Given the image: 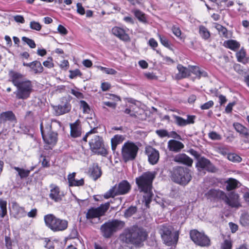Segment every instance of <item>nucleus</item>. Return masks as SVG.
Masks as SVG:
<instances>
[{
  "mask_svg": "<svg viewBox=\"0 0 249 249\" xmlns=\"http://www.w3.org/2000/svg\"><path fill=\"white\" fill-rule=\"evenodd\" d=\"M146 237L147 234L142 229L134 226L124 230L119 239L123 244L126 246L140 247Z\"/></svg>",
  "mask_w": 249,
  "mask_h": 249,
  "instance_id": "1",
  "label": "nucleus"
},
{
  "mask_svg": "<svg viewBox=\"0 0 249 249\" xmlns=\"http://www.w3.org/2000/svg\"><path fill=\"white\" fill-rule=\"evenodd\" d=\"M155 178L154 172H147L136 178L138 190L143 193V201L147 207L149 206L153 195L152 192V182Z\"/></svg>",
  "mask_w": 249,
  "mask_h": 249,
  "instance_id": "2",
  "label": "nucleus"
},
{
  "mask_svg": "<svg viewBox=\"0 0 249 249\" xmlns=\"http://www.w3.org/2000/svg\"><path fill=\"white\" fill-rule=\"evenodd\" d=\"M44 220L46 226L54 232L62 231L68 228L67 220L58 218L53 214L45 215Z\"/></svg>",
  "mask_w": 249,
  "mask_h": 249,
  "instance_id": "3",
  "label": "nucleus"
},
{
  "mask_svg": "<svg viewBox=\"0 0 249 249\" xmlns=\"http://www.w3.org/2000/svg\"><path fill=\"white\" fill-rule=\"evenodd\" d=\"M171 178L175 182L185 185L192 179L190 170L186 167L176 166L173 168L171 171Z\"/></svg>",
  "mask_w": 249,
  "mask_h": 249,
  "instance_id": "4",
  "label": "nucleus"
},
{
  "mask_svg": "<svg viewBox=\"0 0 249 249\" xmlns=\"http://www.w3.org/2000/svg\"><path fill=\"white\" fill-rule=\"evenodd\" d=\"M40 130L44 142L51 148L53 146L57 141V134L52 131V126L50 122L40 124Z\"/></svg>",
  "mask_w": 249,
  "mask_h": 249,
  "instance_id": "5",
  "label": "nucleus"
},
{
  "mask_svg": "<svg viewBox=\"0 0 249 249\" xmlns=\"http://www.w3.org/2000/svg\"><path fill=\"white\" fill-rule=\"evenodd\" d=\"M125 223L119 220H113L104 223L101 227V231L104 237H110L114 232L124 227Z\"/></svg>",
  "mask_w": 249,
  "mask_h": 249,
  "instance_id": "6",
  "label": "nucleus"
},
{
  "mask_svg": "<svg viewBox=\"0 0 249 249\" xmlns=\"http://www.w3.org/2000/svg\"><path fill=\"white\" fill-rule=\"evenodd\" d=\"M17 90L15 92L16 98L25 100L28 98L33 90L32 82L29 80H25L16 87Z\"/></svg>",
  "mask_w": 249,
  "mask_h": 249,
  "instance_id": "7",
  "label": "nucleus"
},
{
  "mask_svg": "<svg viewBox=\"0 0 249 249\" xmlns=\"http://www.w3.org/2000/svg\"><path fill=\"white\" fill-rule=\"evenodd\" d=\"M130 189V185L126 180H123L118 185H115L104 195V197L108 198L116 195H124Z\"/></svg>",
  "mask_w": 249,
  "mask_h": 249,
  "instance_id": "8",
  "label": "nucleus"
},
{
  "mask_svg": "<svg viewBox=\"0 0 249 249\" xmlns=\"http://www.w3.org/2000/svg\"><path fill=\"white\" fill-rule=\"evenodd\" d=\"M138 149V147L133 142H125L122 148V157L124 161L126 162L135 159Z\"/></svg>",
  "mask_w": 249,
  "mask_h": 249,
  "instance_id": "9",
  "label": "nucleus"
},
{
  "mask_svg": "<svg viewBox=\"0 0 249 249\" xmlns=\"http://www.w3.org/2000/svg\"><path fill=\"white\" fill-rule=\"evenodd\" d=\"M190 236L192 241L197 245L206 247L210 245V239L204 233L194 230L190 231Z\"/></svg>",
  "mask_w": 249,
  "mask_h": 249,
  "instance_id": "10",
  "label": "nucleus"
},
{
  "mask_svg": "<svg viewBox=\"0 0 249 249\" xmlns=\"http://www.w3.org/2000/svg\"><path fill=\"white\" fill-rule=\"evenodd\" d=\"M89 144L91 150L95 153L105 156L107 155V150L104 147L102 139L98 136H95Z\"/></svg>",
  "mask_w": 249,
  "mask_h": 249,
  "instance_id": "11",
  "label": "nucleus"
},
{
  "mask_svg": "<svg viewBox=\"0 0 249 249\" xmlns=\"http://www.w3.org/2000/svg\"><path fill=\"white\" fill-rule=\"evenodd\" d=\"M109 204L106 203L104 205H101L97 208H92L89 209L86 213V218L87 219H92L96 217H99L103 215L108 209Z\"/></svg>",
  "mask_w": 249,
  "mask_h": 249,
  "instance_id": "12",
  "label": "nucleus"
},
{
  "mask_svg": "<svg viewBox=\"0 0 249 249\" xmlns=\"http://www.w3.org/2000/svg\"><path fill=\"white\" fill-rule=\"evenodd\" d=\"M239 195L234 192H231L228 196L225 194V196L223 197L222 200L225 202L232 208H239L241 206L239 201Z\"/></svg>",
  "mask_w": 249,
  "mask_h": 249,
  "instance_id": "13",
  "label": "nucleus"
},
{
  "mask_svg": "<svg viewBox=\"0 0 249 249\" xmlns=\"http://www.w3.org/2000/svg\"><path fill=\"white\" fill-rule=\"evenodd\" d=\"M145 153L148 157V161L151 164L155 165L157 163L160 158V153L158 150L149 146L145 147Z\"/></svg>",
  "mask_w": 249,
  "mask_h": 249,
  "instance_id": "14",
  "label": "nucleus"
},
{
  "mask_svg": "<svg viewBox=\"0 0 249 249\" xmlns=\"http://www.w3.org/2000/svg\"><path fill=\"white\" fill-rule=\"evenodd\" d=\"M50 193L49 197L55 202L60 201L62 199L63 195L60 192V189L57 185L51 184L50 185Z\"/></svg>",
  "mask_w": 249,
  "mask_h": 249,
  "instance_id": "15",
  "label": "nucleus"
},
{
  "mask_svg": "<svg viewBox=\"0 0 249 249\" xmlns=\"http://www.w3.org/2000/svg\"><path fill=\"white\" fill-rule=\"evenodd\" d=\"M178 231H176L173 233L167 235H162L161 237L164 243L168 246L176 244L178 239Z\"/></svg>",
  "mask_w": 249,
  "mask_h": 249,
  "instance_id": "16",
  "label": "nucleus"
},
{
  "mask_svg": "<svg viewBox=\"0 0 249 249\" xmlns=\"http://www.w3.org/2000/svg\"><path fill=\"white\" fill-rule=\"evenodd\" d=\"M71 108L70 104L66 100L62 101L60 104L54 107L56 114L57 115H62L68 112L71 110Z\"/></svg>",
  "mask_w": 249,
  "mask_h": 249,
  "instance_id": "17",
  "label": "nucleus"
},
{
  "mask_svg": "<svg viewBox=\"0 0 249 249\" xmlns=\"http://www.w3.org/2000/svg\"><path fill=\"white\" fill-rule=\"evenodd\" d=\"M174 161L188 166H191L193 162V160L185 154H180L176 155L174 158Z\"/></svg>",
  "mask_w": 249,
  "mask_h": 249,
  "instance_id": "18",
  "label": "nucleus"
},
{
  "mask_svg": "<svg viewBox=\"0 0 249 249\" xmlns=\"http://www.w3.org/2000/svg\"><path fill=\"white\" fill-rule=\"evenodd\" d=\"M9 75L11 81L16 87L20 84L23 81L22 80L24 76L19 72L11 70L9 72Z\"/></svg>",
  "mask_w": 249,
  "mask_h": 249,
  "instance_id": "19",
  "label": "nucleus"
},
{
  "mask_svg": "<svg viewBox=\"0 0 249 249\" xmlns=\"http://www.w3.org/2000/svg\"><path fill=\"white\" fill-rule=\"evenodd\" d=\"M112 33L116 36L118 37L121 40L123 41H127L130 40V38L128 34H127L125 31L120 27H114L112 29Z\"/></svg>",
  "mask_w": 249,
  "mask_h": 249,
  "instance_id": "20",
  "label": "nucleus"
},
{
  "mask_svg": "<svg viewBox=\"0 0 249 249\" xmlns=\"http://www.w3.org/2000/svg\"><path fill=\"white\" fill-rule=\"evenodd\" d=\"M184 147V144L181 142L175 140H170L168 142V148L171 151L178 152Z\"/></svg>",
  "mask_w": 249,
  "mask_h": 249,
  "instance_id": "21",
  "label": "nucleus"
},
{
  "mask_svg": "<svg viewBox=\"0 0 249 249\" xmlns=\"http://www.w3.org/2000/svg\"><path fill=\"white\" fill-rule=\"evenodd\" d=\"M178 72L175 75V78L179 80L189 76L191 73V70L187 68L183 67L181 64L177 66Z\"/></svg>",
  "mask_w": 249,
  "mask_h": 249,
  "instance_id": "22",
  "label": "nucleus"
},
{
  "mask_svg": "<svg viewBox=\"0 0 249 249\" xmlns=\"http://www.w3.org/2000/svg\"><path fill=\"white\" fill-rule=\"evenodd\" d=\"M124 112L126 114H129L130 116L137 118L142 115L144 113V110L138 107H134L132 106L129 108H126Z\"/></svg>",
  "mask_w": 249,
  "mask_h": 249,
  "instance_id": "23",
  "label": "nucleus"
},
{
  "mask_svg": "<svg viewBox=\"0 0 249 249\" xmlns=\"http://www.w3.org/2000/svg\"><path fill=\"white\" fill-rule=\"evenodd\" d=\"M76 173L73 172L68 176V180L69 186H82L84 184V179L81 178L77 180L75 179Z\"/></svg>",
  "mask_w": 249,
  "mask_h": 249,
  "instance_id": "24",
  "label": "nucleus"
},
{
  "mask_svg": "<svg viewBox=\"0 0 249 249\" xmlns=\"http://www.w3.org/2000/svg\"><path fill=\"white\" fill-rule=\"evenodd\" d=\"M225 192L220 190L211 189L206 193L205 195L208 198H220L222 199L225 196Z\"/></svg>",
  "mask_w": 249,
  "mask_h": 249,
  "instance_id": "25",
  "label": "nucleus"
},
{
  "mask_svg": "<svg viewBox=\"0 0 249 249\" xmlns=\"http://www.w3.org/2000/svg\"><path fill=\"white\" fill-rule=\"evenodd\" d=\"M89 172L90 177L94 180L100 178L102 175L101 168L97 164H93L92 166L89 168Z\"/></svg>",
  "mask_w": 249,
  "mask_h": 249,
  "instance_id": "26",
  "label": "nucleus"
},
{
  "mask_svg": "<svg viewBox=\"0 0 249 249\" xmlns=\"http://www.w3.org/2000/svg\"><path fill=\"white\" fill-rule=\"evenodd\" d=\"M12 168L18 172V175L21 179L27 178L29 176L31 171H33L34 169L33 167H31L30 169H25L23 168L16 166H14Z\"/></svg>",
  "mask_w": 249,
  "mask_h": 249,
  "instance_id": "27",
  "label": "nucleus"
},
{
  "mask_svg": "<svg viewBox=\"0 0 249 249\" xmlns=\"http://www.w3.org/2000/svg\"><path fill=\"white\" fill-rule=\"evenodd\" d=\"M71 135L73 138L79 137L81 135V130L79 124L77 122L71 124Z\"/></svg>",
  "mask_w": 249,
  "mask_h": 249,
  "instance_id": "28",
  "label": "nucleus"
},
{
  "mask_svg": "<svg viewBox=\"0 0 249 249\" xmlns=\"http://www.w3.org/2000/svg\"><path fill=\"white\" fill-rule=\"evenodd\" d=\"M233 126L237 132L246 138H249V130L248 128L238 123H234Z\"/></svg>",
  "mask_w": 249,
  "mask_h": 249,
  "instance_id": "29",
  "label": "nucleus"
},
{
  "mask_svg": "<svg viewBox=\"0 0 249 249\" xmlns=\"http://www.w3.org/2000/svg\"><path fill=\"white\" fill-rule=\"evenodd\" d=\"M16 120V116L12 111L2 112L0 115V121L5 122L6 121H14Z\"/></svg>",
  "mask_w": 249,
  "mask_h": 249,
  "instance_id": "30",
  "label": "nucleus"
},
{
  "mask_svg": "<svg viewBox=\"0 0 249 249\" xmlns=\"http://www.w3.org/2000/svg\"><path fill=\"white\" fill-rule=\"evenodd\" d=\"M224 45L226 48H228L233 51H236L240 47V43L235 40H229L225 41L224 43Z\"/></svg>",
  "mask_w": 249,
  "mask_h": 249,
  "instance_id": "31",
  "label": "nucleus"
},
{
  "mask_svg": "<svg viewBox=\"0 0 249 249\" xmlns=\"http://www.w3.org/2000/svg\"><path fill=\"white\" fill-rule=\"evenodd\" d=\"M124 140V137L123 135H115L111 140L112 150L115 151L117 145L122 142Z\"/></svg>",
  "mask_w": 249,
  "mask_h": 249,
  "instance_id": "32",
  "label": "nucleus"
},
{
  "mask_svg": "<svg viewBox=\"0 0 249 249\" xmlns=\"http://www.w3.org/2000/svg\"><path fill=\"white\" fill-rule=\"evenodd\" d=\"M30 69V71L35 74L40 73L43 71V67L42 66L41 63L38 61L32 62Z\"/></svg>",
  "mask_w": 249,
  "mask_h": 249,
  "instance_id": "33",
  "label": "nucleus"
},
{
  "mask_svg": "<svg viewBox=\"0 0 249 249\" xmlns=\"http://www.w3.org/2000/svg\"><path fill=\"white\" fill-rule=\"evenodd\" d=\"M131 12L140 22L143 23H147L146 16L142 11L138 9H134L132 10Z\"/></svg>",
  "mask_w": 249,
  "mask_h": 249,
  "instance_id": "34",
  "label": "nucleus"
},
{
  "mask_svg": "<svg viewBox=\"0 0 249 249\" xmlns=\"http://www.w3.org/2000/svg\"><path fill=\"white\" fill-rule=\"evenodd\" d=\"M225 183L226 185V190L228 191L234 190L238 187L239 182L233 178H229Z\"/></svg>",
  "mask_w": 249,
  "mask_h": 249,
  "instance_id": "35",
  "label": "nucleus"
},
{
  "mask_svg": "<svg viewBox=\"0 0 249 249\" xmlns=\"http://www.w3.org/2000/svg\"><path fill=\"white\" fill-rule=\"evenodd\" d=\"M15 212V215L18 218H21L26 215V212L24 208L18 205H15L13 207Z\"/></svg>",
  "mask_w": 249,
  "mask_h": 249,
  "instance_id": "36",
  "label": "nucleus"
},
{
  "mask_svg": "<svg viewBox=\"0 0 249 249\" xmlns=\"http://www.w3.org/2000/svg\"><path fill=\"white\" fill-rule=\"evenodd\" d=\"M173 228L172 226L167 225H162L160 227V232L161 237L162 235H167L172 234Z\"/></svg>",
  "mask_w": 249,
  "mask_h": 249,
  "instance_id": "37",
  "label": "nucleus"
},
{
  "mask_svg": "<svg viewBox=\"0 0 249 249\" xmlns=\"http://www.w3.org/2000/svg\"><path fill=\"white\" fill-rule=\"evenodd\" d=\"M192 72L196 75L199 78L201 77H207V73L204 71H201L200 69L196 66H191Z\"/></svg>",
  "mask_w": 249,
  "mask_h": 249,
  "instance_id": "38",
  "label": "nucleus"
},
{
  "mask_svg": "<svg viewBox=\"0 0 249 249\" xmlns=\"http://www.w3.org/2000/svg\"><path fill=\"white\" fill-rule=\"evenodd\" d=\"M210 160L205 158H201L198 160L196 164V167L199 169H206L208 164L209 163Z\"/></svg>",
  "mask_w": 249,
  "mask_h": 249,
  "instance_id": "39",
  "label": "nucleus"
},
{
  "mask_svg": "<svg viewBox=\"0 0 249 249\" xmlns=\"http://www.w3.org/2000/svg\"><path fill=\"white\" fill-rule=\"evenodd\" d=\"M246 54L245 50L243 49H241L239 52H238L236 54L238 61L244 64L247 63V60L246 57Z\"/></svg>",
  "mask_w": 249,
  "mask_h": 249,
  "instance_id": "40",
  "label": "nucleus"
},
{
  "mask_svg": "<svg viewBox=\"0 0 249 249\" xmlns=\"http://www.w3.org/2000/svg\"><path fill=\"white\" fill-rule=\"evenodd\" d=\"M7 202L0 199V216L3 218L7 214Z\"/></svg>",
  "mask_w": 249,
  "mask_h": 249,
  "instance_id": "41",
  "label": "nucleus"
},
{
  "mask_svg": "<svg viewBox=\"0 0 249 249\" xmlns=\"http://www.w3.org/2000/svg\"><path fill=\"white\" fill-rule=\"evenodd\" d=\"M215 28L218 31L220 36L223 37H227L228 35L227 30L226 28L220 24H216Z\"/></svg>",
  "mask_w": 249,
  "mask_h": 249,
  "instance_id": "42",
  "label": "nucleus"
},
{
  "mask_svg": "<svg viewBox=\"0 0 249 249\" xmlns=\"http://www.w3.org/2000/svg\"><path fill=\"white\" fill-rule=\"evenodd\" d=\"M199 34L202 37L205 39H208L210 36L209 31L206 28L203 26L199 27Z\"/></svg>",
  "mask_w": 249,
  "mask_h": 249,
  "instance_id": "43",
  "label": "nucleus"
},
{
  "mask_svg": "<svg viewBox=\"0 0 249 249\" xmlns=\"http://www.w3.org/2000/svg\"><path fill=\"white\" fill-rule=\"evenodd\" d=\"M228 159L232 162H240L242 160V158L235 153H230L227 156Z\"/></svg>",
  "mask_w": 249,
  "mask_h": 249,
  "instance_id": "44",
  "label": "nucleus"
},
{
  "mask_svg": "<svg viewBox=\"0 0 249 249\" xmlns=\"http://www.w3.org/2000/svg\"><path fill=\"white\" fill-rule=\"evenodd\" d=\"M176 124L180 126H183L187 125L186 121L181 117L174 115Z\"/></svg>",
  "mask_w": 249,
  "mask_h": 249,
  "instance_id": "45",
  "label": "nucleus"
},
{
  "mask_svg": "<svg viewBox=\"0 0 249 249\" xmlns=\"http://www.w3.org/2000/svg\"><path fill=\"white\" fill-rule=\"evenodd\" d=\"M21 39L24 42L26 43L31 48H35L36 47V43L33 39H30L25 36H23Z\"/></svg>",
  "mask_w": 249,
  "mask_h": 249,
  "instance_id": "46",
  "label": "nucleus"
},
{
  "mask_svg": "<svg viewBox=\"0 0 249 249\" xmlns=\"http://www.w3.org/2000/svg\"><path fill=\"white\" fill-rule=\"evenodd\" d=\"M137 211L136 207H130L125 210L124 213V216L126 217H130L134 214Z\"/></svg>",
  "mask_w": 249,
  "mask_h": 249,
  "instance_id": "47",
  "label": "nucleus"
},
{
  "mask_svg": "<svg viewBox=\"0 0 249 249\" xmlns=\"http://www.w3.org/2000/svg\"><path fill=\"white\" fill-rule=\"evenodd\" d=\"M30 27L31 29L33 30L39 31L41 30L42 26L38 22L35 21H32L30 23Z\"/></svg>",
  "mask_w": 249,
  "mask_h": 249,
  "instance_id": "48",
  "label": "nucleus"
},
{
  "mask_svg": "<svg viewBox=\"0 0 249 249\" xmlns=\"http://www.w3.org/2000/svg\"><path fill=\"white\" fill-rule=\"evenodd\" d=\"M43 65L44 67L49 69L53 68L54 67V64L53 62L52 57H49L46 61L43 62Z\"/></svg>",
  "mask_w": 249,
  "mask_h": 249,
  "instance_id": "49",
  "label": "nucleus"
},
{
  "mask_svg": "<svg viewBox=\"0 0 249 249\" xmlns=\"http://www.w3.org/2000/svg\"><path fill=\"white\" fill-rule=\"evenodd\" d=\"M208 136L213 140H220L222 139L221 136L214 131L210 132Z\"/></svg>",
  "mask_w": 249,
  "mask_h": 249,
  "instance_id": "50",
  "label": "nucleus"
},
{
  "mask_svg": "<svg viewBox=\"0 0 249 249\" xmlns=\"http://www.w3.org/2000/svg\"><path fill=\"white\" fill-rule=\"evenodd\" d=\"M80 106L84 113H89L90 108L88 104L83 100L80 101Z\"/></svg>",
  "mask_w": 249,
  "mask_h": 249,
  "instance_id": "51",
  "label": "nucleus"
},
{
  "mask_svg": "<svg viewBox=\"0 0 249 249\" xmlns=\"http://www.w3.org/2000/svg\"><path fill=\"white\" fill-rule=\"evenodd\" d=\"M156 134L160 137H168L169 133L165 129H159L156 131Z\"/></svg>",
  "mask_w": 249,
  "mask_h": 249,
  "instance_id": "52",
  "label": "nucleus"
},
{
  "mask_svg": "<svg viewBox=\"0 0 249 249\" xmlns=\"http://www.w3.org/2000/svg\"><path fill=\"white\" fill-rule=\"evenodd\" d=\"M100 69L102 71H104V72L108 74L111 75H115L117 73V71H116L114 69L107 68L103 67H100Z\"/></svg>",
  "mask_w": 249,
  "mask_h": 249,
  "instance_id": "53",
  "label": "nucleus"
},
{
  "mask_svg": "<svg viewBox=\"0 0 249 249\" xmlns=\"http://www.w3.org/2000/svg\"><path fill=\"white\" fill-rule=\"evenodd\" d=\"M172 31L173 33L177 37L181 38L180 36L181 35V32L179 27L174 26L172 28Z\"/></svg>",
  "mask_w": 249,
  "mask_h": 249,
  "instance_id": "54",
  "label": "nucleus"
},
{
  "mask_svg": "<svg viewBox=\"0 0 249 249\" xmlns=\"http://www.w3.org/2000/svg\"><path fill=\"white\" fill-rule=\"evenodd\" d=\"M213 106V101H209L207 103H204L200 106V108L202 110L208 109Z\"/></svg>",
  "mask_w": 249,
  "mask_h": 249,
  "instance_id": "55",
  "label": "nucleus"
},
{
  "mask_svg": "<svg viewBox=\"0 0 249 249\" xmlns=\"http://www.w3.org/2000/svg\"><path fill=\"white\" fill-rule=\"evenodd\" d=\"M70 74L69 76L71 79H73L77 76H81L82 75L81 72L78 69H76L74 71H70Z\"/></svg>",
  "mask_w": 249,
  "mask_h": 249,
  "instance_id": "56",
  "label": "nucleus"
},
{
  "mask_svg": "<svg viewBox=\"0 0 249 249\" xmlns=\"http://www.w3.org/2000/svg\"><path fill=\"white\" fill-rule=\"evenodd\" d=\"M160 41L161 43L165 47L169 48L170 47V44L168 40L165 37L161 36L159 35Z\"/></svg>",
  "mask_w": 249,
  "mask_h": 249,
  "instance_id": "57",
  "label": "nucleus"
},
{
  "mask_svg": "<svg viewBox=\"0 0 249 249\" xmlns=\"http://www.w3.org/2000/svg\"><path fill=\"white\" fill-rule=\"evenodd\" d=\"M232 247L231 241L225 240L222 244L221 249H231Z\"/></svg>",
  "mask_w": 249,
  "mask_h": 249,
  "instance_id": "58",
  "label": "nucleus"
},
{
  "mask_svg": "<svg viewBox=\"0 0 249 249\" xmlns=\"http://www.w3.org/2000/svg\"><path fill=\"white\" fill-rule=\"evenodd\" d=\"M234 70L237 71L239 74L244 75L246 73L245 70H243L241 66L239 64H236L234 66Z\"/></svg>",
  "mask_w": 249,
  "mask_h": 249,
  "instance_id": "59",
  "label": "nucleus"
},
{
  "mask_svg": "<svg viewBox=\"0 0 249 249\" xmlns=\"http://www.w3.org/2000/svg\"><path fill=\"white\" fill-rule=\"evenodd\" d=\"M77 12L80 15H83L85 13V9L82 6L81 3H78L76 4Z\"/></svg>",
  "mask_w": 249,
  "mask_h": 249,
  "instance_id": "60",
  "label": "nucleus"
},
{
  "mask_svg": "<svg viewBox=\"0 0 249 249\" xmlns=\"http://www.w3.org/2000/svg\"><path fill=\"white\" fill-rule=\"evenodd\" d=\"M57 30L60 34L63 35H66L68 33V31L66 28L61 25H58Z\"/></svg>",
  "mask_w": 249,
  "mask_h": 249,
  "instance_id": "61",
  "label": "nucleus"
},
{
  "mask_svg": "<svg viewBox=\"0 0 249 249\" xmlns=\"http://www.w3.org/2000/svg\"><path fill=\"white\" fill-rule=\"evenodd\" d=\"M148 44L153 49H155L158 46V43L157 41L153 38L149 39Z\"/></svg>",
  "mask_w": 249,
  "mask_h": 249,
  "instance_id": "62",
  "label": "nucleus"
},
{
  "mask_svg": "<svg viewBox=\"0 0 249 249\" xmlns=\"http://www.w3.org/2000/svg\"><path fill=\"white\" fill-rule=\"evenodd\" d=\"M206 169L209 172L212 173H214L216 171V168L211 163L210 161L206 167Z\"/></svg>",
  "mask_w": 249,
  "mask_h": 249,
  "instance_id": "63",
  "label": "nucleus"
},
{
  "mask_svg": "<svg viewBox=\"0 0 249 249\" xmlns=\"http://www.w3.org/2000/svg\"><path fill=\"white\" fill-rule=\"evenodd\" d=\"M14 20L17 22L23 23L25 22L24 18L23 16L20 15H17L14 17Z\"/></svg>",
  "mask_w": 249,
  "mask_h": 249,
  "instance_id": "64",
  "label": "nucleus"
}]
</instances>
